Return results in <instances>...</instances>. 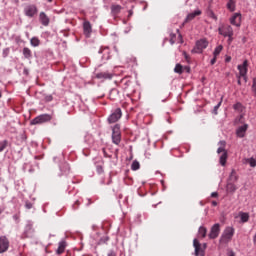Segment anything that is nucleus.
<instances>
[{"label":"nucleus","instance_id":"obj_1","mask_svg":"<svg viewBox=\"0 0 256 256\" xmlns=\"http://www.w3.org/2000/svg\"><path fill=\"white\" fill-rule=\"evenodd\" d=\"M235 235V228L232 226H227L224 231L222 232V235L220 237V243H231L233 240V236Z\"/></svg>","mask_w":256,"mask_h":256},{"label":"nucleus","instance_id":"obj_2","mask_svg":"<svg viewBox=\"0 0 256 256\" xmlns=\"http://www.w3.org/2000/svg\"><path fill=\"white\" fill-rule=\"evenodd\" d=\"M53 119L51 114H41L30 121V125H43V123H49Z\"/></svg>","mask_w":256,"mask_h":256},{"label":"nucleus","instance_id":"obj_3","mask_svg":"<svg viewBox=\"0 0 256 256\" xmlns=\"http://www.w3.org/2000/svg\"><path fill=\"white\" fill-rule=\"evenodd\" d=\"M112 143L114 145H120L121 143V125L116 124L112 127Z\"/></svg>","mask_w":256,"mask_h":256},{"label":"nucleus","instance_id":"obj_4","mask_svg":"<svg viewBox=\"0 0 256 256\" xmlns=\"http://www.w3.org/2000/svg\"><path fill=\"white\" fill-rule=\"evenodd\" d=\"M37 13H39V9L35 4H28L24 7V15L26 17H29L30 19H33V17H35Z\"/></svg>","mask_w":256,"mask_h":256},{"label":"nucleus","instance_id":"obj_5","mask_svg":"<svg viewBox=\"0 0 256 256\" xmlns=\"http://www.w3.org/2000/svg\"><path fill=\"white\" fill-rule=\"evenodd\" d=\"M121 117H123V112L121 111V108H116L108 116L107 121L111 125L113 123H117V121H119Z\"/></svg>","mask_w":256,"mask_h":256},{"label":"nucleus","instance_id":"obj_6","mask_svg":"<svg viewBox=\"0 0 256 256\" xmlns=\"http://www.w3.org/2000/svg\"><path fill=\"white\" fill-rule=\"evenodd\" d=\"M219 35H222V37H231V35H234L233 27L229 24H222L218 28Z\"/></svg>","mask_w":256,"mask_h":256},{"label":"nucleus","instance_id":"obj_7","mask_svg":"<svg viewBox=\"0 0 256 256\" xmlns=\"http://www.w3.org/2000/svg\"><path fill=\"white\" fill-rule=\"evenodd\" d=\"M209 46V42L206 39H200L196 42L194 49H192V53H203L204 49H207Z\"/></svg>","mask_w":256,"mask_h":256},{"label":"nucleus","instance_id":"obj_8","mask_svg":"<svg viewBox=\"0 0 256 256\" xmlns=\"http://www.w3.org/2000/svg\"><path fill=\"white\" fill-rule=\"evenodd\" d=\"M71 173V167L69 166V163L62 161L59 164V177H67Z\"/></svg>","mask_w":256,"mask_h":256},{"label":"nucleus","instance_id":"obj_9","mask_svg":"<svg viewBox=\"0 0 256 256\" xmlns=\"http://www.w3.org/2000/svg\"><path fill=\"white\" fill-rule=\"evenodd\" d=\"M249 66V62L247 60L243 61L242 65H238V71H239V75L240 77H243L245 83H247V67Z\"/></svg>","mask_w":256,"mask_h":256},{"label":"nucleus","instance_id":"obj_10","mask_svg":"<svg viewBox=\"0 0 256 256\" xmlns=\"http://www.w3.org/2000/svg\"><path fill=\"white\" fill-rule=\"evenodd\" d=\"M219 233H221V224L216 223L211 227L208 237L209 239H217Z\"/></svg>","mask_w":256,"mask_h":256},{"label":"nucleus","instance_id":"obj_11","mask_svg":"<svg viewBox=\"0 0 256 256\" xmlns=\"http://www.w3.org/2000/svg\"><path fill=\"white\" fill-rule=\"evenodd\" d=\"M35 230L33 229V224H27L25 226L24 232L21 234V239H29L33 237Z\"/></svg>","mask_w":256,"mask_h":256},{"label":"nucleus","instance_id":"obj_12","mask_svg":"<svg viewBox=\"0 0 256 256\" xmlns=\"http://www.w3.org/2000/svg\"><path fill=\"white\" fill-rule=\"evenodd\" d=\"M83 33L87 39L91 37V34L93 33V26L91 25V22L89 20H85L83 22Z\"/></svg>","mask_w":256,"mask_h":256},{"label":"nucleus","instance_id":"obj_13","mask_svg":"<svg viewBox=\"0 0 256 256\" xmlns=\"http://www.w3.org/2000/svg\"><path fill=\"white\" fill-rule=\"evenodd\" d=\"M99 54L102 55L104 61H109V59H111V49H109V47L100 48Z\"/></svg>","mask_w":256,"mask_h":256},{"label":"nucleus","instance_id":"obj_14","mask_svg":"<svg viewBox=\"0 0 256 256\" xmlns=\"http://www.w3.org/2000/svg\"><path fill=\"white\" fill-rule=\"evenodd\" d=\"M230 23L235 27H241V13H234L233 16L230 18Z\"/></svg>","mask_w":256,"mask_h":256},{"label":"nucleus","instance_id":"obj_15","mask_svg":"<svg viewBox=\"0 0 256 256\" xmlns=\"http://www.w3.org/2000/svg\"><path fill=\"white\" fill-rule=\"evenodd\" d=\"M39 21L44 27H49V23H51V19L49 18V16H47L45 12H40Z\"/></svg>","mask_w":256,"mask_h":256},{"label":"nucleus","instance_id":"obj_16","mask_svg":"<svg viewBox=\"0 0 256 256\" xmlns=\"http://www.w3.org/2000/svg\"><path fill=\"white\" fill-rule=\"evenodd\" d=\"M7 249H9V239L5 236L0 237V253H5Z\"/></svg>","mask_w":256,"mask_h":256},{"label":"nucleus","instance_id":"obj_17","mask_svg":"<svg viewBox=\"0 0 256 256\" xmlns=\"http://www.w3.org/2000/svg\"><path fill=\"white\" fill-rule=\"evenodd\" d=\"M247 129H249L248 124H244L242 126H239L236 130L237 137H239L240 139H243V137H245V135L247 133Z\"/></svg>","mask_w":256,"mask_h":256},{"label":"nucleus","instance_id":"obj_18","mask_svg":"<svg viewBox=\"0 0 256 256\" xmlns=\"http://www.w3.org/2000/svg\"><path fill=\"white\" fill-rule=\"evenodd\" d=\"M110 9H111L112 17H117V15H119V13H121V11H123V6H121L119 4H112Z\"/></svg>","mask_w":256,"mask_h":256},{"label":"nucleus","instance_id":"obj_19","mask_svg":"<svg viewBox=\"0 0 256 256\" xmlns=\"http://www.w3.org/2000/svg\"><path fill=\"white\" fill-rule=\"evenodd\" d=\"M201 10L197 9L192 13H189L184 20V23H189V21H193L197 16L201 15Z\"/></svg>","mask_w":256,"mask_h":256},{"label":"nucleus","instance_id":"obj_20","mask_svg":"<svg viewBox=\"0 0 256 256\" xmlns=\"http://www.w3.org/2000/svg\"><path fill=\"white\" fill-rule=\"evenodd\" d=\"M193 245L195 248V255L196 256L201 255V253H203V248H201V243L199 242V240H197V238L193 240Z\"/></svg>","mask_w":256,"mask_h":256},{"label":"nucleus","instance_id":"obj_21","mask_svg":"<svg viewBox=\"0 0 256 256\" xmlns=\"http://www.w3.org/2000/svg\"><path fill=\"white\" fill-rule=\"evenodd\" d=\"M96 79H113V73H111V72H98V73H96Z\"/></svg>","mask_w":256,"mask_h":256},{"label":"nucleus","instance_id":"obj_22","mask_svg":"<svg viewBox=\"0 0 256 256\" xmlns=\"http://www.w3.org/2000/svg\"><path fill=\"white\" fill-rule=\"evenodd\" d=\"M132 83L133 82L129 79V77H125L121 80V86L124 89V91H127V89L131 87Z\"/></svg>","mask_w":256,"mask_h":256},{"label":"nucleus","instance_id":"obj_23","mask_svg":"<svg viewBox=\"0 0 256 256\" xmlns=\"http://www.w3.org/2000/svg\"><path fill=\"white\" fill-rule=\"evenodd\" d=\"M65 247H67V242H65V240L60 241L56 250L57 255H62V253H65Z\"/></svg>","mask_w":256,"mask_h":256},{"label":"nucleus","instance_id":"obj_24","mask_svg":"<svg viewBox=\"0 0 256 256\" xmlns=\"http://www.w3.org/2000/svg\"><path fill=\"white\" fill-rule=\"evenodd\" d=\"M228 181H230L229 183H237V181H239V175H237V171H235V169H232Z\"/></svg>","mask_w":256,"mask_h":256},{"label":"nucleus","instance_id":"obj_25","mask_svg":"<svg viewBox=\"0 0 256 256\" xmlns=\"http://www.w3.org/2000/svg\"><path fill=\"white\" fill-rule=\"evenodd\" d=\"M226 191L227 193H235L237 191V186L234 182H228L226 185Z\"/></svg>","mask_w":256,"mask_h":256},{"label":"nucleus","instance_id":"obj_26","mask_svg":"<svg viewBox=\"0 0 256 256\" xmlns=\"http://www.w3.org/2000/svg\"><path fill=\"white\" fill-rule=\"evenodd\" d=\"M22 53L25 59H31L33 57V53L31 52V49L27 47L23 48Z\"/></svg>","mask_w":256,"mask_h":256},{"label":"nucleus","instance_id":"obj_27","mask_svg":"<svg viewBox=\"0 0 256 256\" xmlns=\"http://www.w3.org/2000/svg\"><path fill=\"white\" fill-rule=\"evenodd\" d=\"M198 235L202 237V239H205L207 237V228H205V226H200L198 229Z\"/></svg>","mask_w":256,"mask_h":256},{"label":"nucleus","instance_id":"obj_28","mask_svg":"<svg viewBox=\"0 0 256 256\" xmlns=\"http://www.w3.org/2000/svg\"><path fill=\"white\" fill-rule=\"evenodd\" d=\"M240 219L242 223H247L249 221V213L247 212H240L239 213Z\"/></svg>","mask_w":256,"mask_h":256},{"label":"nucleus","instance_id":"obj_29","mask_svg":"<svg viewBox=\"0 0 256 256\" xmlns=\"http://www.w3.org/2000/svg\"><path fill=\"white\" fill-rule=\"evenodd\" d=\"M30 44L32 47H39L41 45V40L37 37H32L30 40Z\"/></svg>","mask_w":256,"mask_h":256},{"label":"nucleus","instance_id":"obj_30","mask_svg":"<svg viewBox=\"0 0 256 256\" xmlns=\"http://www.w3.org/2000/svg\"><path fill=\"white\" fill-rule=\"evenodd\" d=\"M227 163V152H223L220 156V165H222V167H225Z\"/></svg>","mask_w":256,"mask_h":256},{"label":"nucleus","instance_id":"obj_31","mask_svg":"<svg viewBox=\"0 0 256 256\" xmlns=\"http://www.w3.org/2000/svg\"><path fill=\"white\" fill-rule=\"evenodd\" d=\"M119 97V90H117L116 88L112 89L110 91V99L115 100Z\"/></svg>","mask_w":256,"mask_h":256},{"label":"nucleus","instance_id":"obj_32","mask_svg":"<svg viewBox=\"0 0 256 256\" xmlns=\"http://www.w3.org/2000/svg\"><path fill=\"white\" fill-rule=\"evenodd\" d=\"M8 145H9L8 140L0 141V153H3V151H5V149H7Z\"/></svg>","mask_w":256,"mask_h":256},{"label":"nucleus","instance_id":"obj_33","mask_svg":"<svg viewBox=\"0 0 256 256\" xmlns=\"http://www.w3.org/2000/svg\"><path fill=\"white\" fill-rule=\"evenodd\" d=\"M174 73H178V75H183V65L176 64L174 68Z\"/></svg>","mask_w":256,"mask_h":256},{"label":"nucleus","instance_id":"obj_34","mask_svg":"<svg viewBox=\"0 0 256 256\" xmlns=\"http://www.w3.org/2000/svg\"><path fill=\"white\" fill-rule=\"evenodd\" d=\"M220 147L217 149V153H225L227 152V150H225V145H226V142L225 141H220Z\"/></svg>","mask_w":256,"mask_h":256},{"label":"nucleus","instance_id":"obj_35","mask_svg":"<svg viewBox=\"0 0 256 256\" xmlns=\"http://www.w3.org/2000/svg\"><path fill=\"white\" fill-rule=\"evenodd\" d=\"M222 51H223V45L217 46L213 52L214 57L219 56Z\"/></svg>","mask_w":256,"mask_h":256},{"label":"nucleus","instance_id":"obj_36","mask_svg":"<svg viewBox=\"0 0 256 256\" xmlns=\"http://www.w3.org/2000/svg\"><path fill=\"white\" fill-rule=\"evenodd\" d=\"M140 167H141V164H139V161L135 160L132 162V165H131L132 171H138Z\"/></svg>","mask_w":256,"mask_h":256},{"label":"nucleus","instance_id":"obj_37","mask_svg":"<svg viewBox=\"0 0 256 256\" xmlns=\"http://www.w3.org/2000/svg\"><path fill=\"white\" fill-rule=\"evenodd\" d=\"M221 103H223V100H220L216 106H214V109L212 111L213 115H218L219 107H221Z\"/></svg>","mask_w":256,"mask_h":256},{"label":"nucleus","instance_id":"obj_38","mask_svg":"<svg viewBox=\"0 0 256 256\" xmlns=\"http://www.w3.org/2000/svg\"><path fill=\"white\" fill-rule=\"evenodd\" d=\"M233 109L235 111H243V104H241L240 102H237L236 104L233 105Z\"/></svg>","mask_w":256,"mask_h":256},{"label":"nucleus","instance_id":"obj_39","mask_svg":"<svg viewBox=\"0 0 256 256\" xmlns=\"http://www.w3.org/2000/svg\"><path fill=\"white\" fill-rule=\"evenodd\" d=\"M170 43L172 44V45H175V42L177 41V34H175V33H170Z\"/></svg>","mask_w":256,"mask_h":256},{"label":"nucleus","instance_id":"obj_40","mask_svg":"<svg viewBox=\"0 0 256 256\" xmlns=\"http://www.w3.org/2000/svg\"><path fill=\"white\" fill-rule=\"evenodd\" d=\"M227 9L230 10L231 13H233V11H235V2H228Z\"/></svg>","mask_w":256,"mask_h":256},{"label":"nucleus","instance_id":"obj_41","mask_svg":"<svg viewBox=\"0 0 256 256\" xmlns=\"http://www.w3.org/2000/svg\"><path fill=\"white\" fill-rule=\"evenodd\" d=\"M208 17L214 19V21H217V15H215V12H213L211 9L208 10Z\"/></svg>","mask_w":256,"mask_h":256},{"label":"nucleus","instance_id":"obj_42","mask_svg":"<svg viewBox=\"0 0 256 256\" xmlns=\"http://www.w3.org/2000/svg\"><path fill=\"white\" fill-rule=\"evenodd\" d=\"M182 55L187 61V63H191V57L189 56V54H187V52L183 51Z\"/></svg>","mask_w":256,"mask_h":256},{"label":"nucleus","instance_id":"obj_43","mask_svg":"<svg viewBox=\"0 0 256 256\" xmlns=\"http://www.w3.org/2000/svg\"><path fill=\"white\" fill-rule=\"evenodd\" d=\"M248 163H249L250 167H256V160H255V158L248 159Z\"/></svg>","mask_w":256,"mask_h":256},{"label":"nucleus","instance_id":"obj_44","mask_svg":"<svg viewBox=\"0 0 256 256\" xmlns=\"http://www.w3.org/2000/svg\"><path fill=\"white\" fill-rule=\"evenodd\" d=\"M96 171L99 175H101V173H103V165H97L96 166Z\"/></svg>","mask_w":256,"mask_h":256},{"label":"nucleus","instance_id":"obj_45","mask_svg":"<svg viewBox=\"0 0 256 256\" xmlns=\"http://www.w3.org/2000/svg\"><path fill=\"white\" fill-rule=\"evenodd\" d=\"M25 207H26L27 209H33V203H31L30 201H26V202H25Z\"/></svg>","mask_w":256,"mask_h":256},{"label":"nucleus","instance_id":"obj_46","mask_svg":"<svg viewBox=\"0 0 256 256\" xmlns=\"http://www.w3.org/2000/svg\"><path fill=\"white\" fill-rule=\"evenodd\" d=\"M9 56V48H6L3 50V57H8Z\"/></svg>","mask_w":256,"mask_h":256},{"label":"nucleus","instance_id":"obj_47","mask_svg":"<svg viewBox=\"0 0 256 256\" xmlns=\"http://www.w3.org/2000/svg\"><path fill=\"white\" fill-rule=\"evenodd\" d=\"M186 71V73H191V67L189 66H184L183 67V72Z\"/></svg>","mask_w":256,"mask_h":256},{"label":"nucleus","instance_id":"obj_48","mask_svg":"<svg viewBox=\"0 0 256 256\" xmlns=\"http://www.w3.org/2000/svg\"><path fill=\"white\" fill-rule=\"evenodd\" d=\"M107 256H117V253L114 250H110Z\"/></svg>","mask_w":256,"mask_h":256},{"label":"nucleus","instance_id":"obj_49","mask_svg":"<svg viewBox=\"0 0 256 256\" xmlns=\"http://www.w3.org/2000/svg\"><path fill=\"white\" fill-rule=\"evenodd\" d=\"M226 37H228V45H231V43H233V35Z\"/></svg>","mask_w":256,"mask_h":256},{"label":"nucleus","instance_id":"obj_50","mask_svg":"<svg viewBox=\"0 0 256 256\" xmlns=\"http://www.w3.org/2000/svg\"><path fill=\"white\" fill-rule=\"evenodd\" d=\"M214 63H217V57H213L210 61V64L213 65Z\"/></svg>","mask_w":256,"mask_h":256},{"label":"nucleus","instance_id":"obj_51","mask_svg":"<svg viewBox=\"0 0 256 256\" xmlns=\"http://www.w3.org/2000/svg\"><path fill=\"white\" fill-rule=\"evenodd\" d=\"M211 197L217 198V197H219V193H217V192H212V193H211Z\"/></svg>","mask_w":256,"mask_h":256},{"label":"nucleus","instance_id":"obj_52","mask_svg":"<svg viewBox=\"0 0 256 256\" xmlns=\"http://www.w3.org/2000/svg\"><path fill=\"white\" fill-rule=\"evenodd\" d=\"M227 256H235V252H233L232 250H229L227 252Z\"/></svg>","mask_w":256,"mask_h":256},{"label":"nucleus","instance_id":"obj_53","mask_svg":"<svg viewBox=\"0 0 256 256\" xmlns=\"http://www.w3.org/2000/svg\"><path fill=\"white\" fill-rule=\"evenodd\" d=\"M102 152L104 157H109V155L107 154V150L105 148H102Z\"/></svg>","mask_w":256,"mask_h":256},{"label":"nucleus","instance_id":"obj_54","mask_svg":"<svg viewBox=\"0 0 256 256\" xmlns=\"http://www.w3.org/2000/svg\"><path fill=\"white\" fill-rule=\"evenodd\" d=\"M230 61H231V56H227V57L225 58V63H230Z\"/></svg>","mask_w":256,"mask_h":256},{"label":"nucleus","instance_id":"obj_55","mask_svg":"<svg viewBox=\"0 0 256 256\" xmlns=\"http://www.w3.org/2000/svg\"><path fill=\"white\" fill-rule=\"evenodd\" d=\"M241 77H243V76H237V79H238L237 83H238V85H241Z\"/></svg>","mask_w":256,"mask_h":256},{"label":"nucleus","instance_id":"obj_56","mask_svg":"<svg viewBox=\"0 0 256 256\" xmlns=\"http://www.w3.org/2000/svg\"><path fill=\"white\" fill-rule=\"evenodd\" d=\"M13 219H14L15 221H19V215L15 214V215L13 216Z\"/></svg>","mask_w":256,"mask_h":256},{"label":"nucleus","instance_id":"obj_57","mask_svg":"<svg viewBox=\"0 0 256 256\" xmlns=\"http://www.w3.org/2000/svg\"><path fill=\"white\" fill-rule=\"evenodd\" d=\"M212 206L217 207V201H212Z\"/></svg>","mask_w":256,"mask_h":256},{"label":"nucleus","instance_id":"obj_58","mask_svg":"<svg viewBox=\"0 0 256 256\" xmlns=\"http://www.w3.org/2000/svg\"><path fill=\"white\" fill-rule=\"evenodd\" d=\"M106 241H109V238L106 237L105 240L101 239L102 243H106Z\"/></svg>","mask_w":256,"mask_h":256},{"label":"nucleus","instance_id":"obj_59","mask_svg":"<svg viewBox=\"0 0 256 256\" xmlns=\"http://www.w3.org/2000/svg\"><path fill=\"white\" fill-rule=\"evenodd\" d=\"M203 248H204V249H207V243H204V244H203Z\"/></svg>","mask_w":256,"mask_h":256},{"label":"nucleus","instance_id":"obj_60","mask_svg":"<svg viewBox=\"0 0 256 256\" xmlns=\"http://www.w3.org/2000/svg\"><path fill=\"white\" fill-rule=\"evenodd\" d=\"M48 3H53V0H47Z\"/></svg>","mask_w":256,"mask_h":256},{"label":"nucleus","instance_id":"obj_61","mask_svg":"<svg viewBox=\"0 0 256 256\" xmlns=\"http://www.w3.org/2000/svg\"><path fill=\"white\" fill-rule=\"evenodd\" d=\"M1 97H3V93L0 91V99H1Z\"/></svg>","mask_w":256,"mask_h":256},{"label":"nucleus","instance_id":"obj_62","mask_svg":"<svg viewBox=\"0 0 256 256\" xmlns=\"http://www.w3.org/2000/svg\"><path fill=\"white\" fill-rule=\"evenodd\" d=\"M228 2L235 3V0H229Z\"/></svg>","mask_w":256,"mask_h":256},{"label":"nucleus","instance_id":"obj_63","mask_svg":"<svg viewBox=\"0 0 256 256\" xmlns=\"http://www.w3.org/2000/svg\"><path fill=\"white\" fill-rule=\"evenodd\" d=\"M1 213H3V209H0V215H1Z\"/></svg>","mask_w":256,"mask_h":256},{"label":"nucleus","instance_id":"obj_64","mask_svg":"<svg viewBox=\"0 0 256 256\" xmlns=\"http://www.w3.org/2000/svg\"><path fill=\"white\" fill-rule=\"evenodd\" d=\"M179 37H180V39H183V36H181V34H179Z\"/></svg>","mask_w":256,"mask_h":256}]
</instances>
